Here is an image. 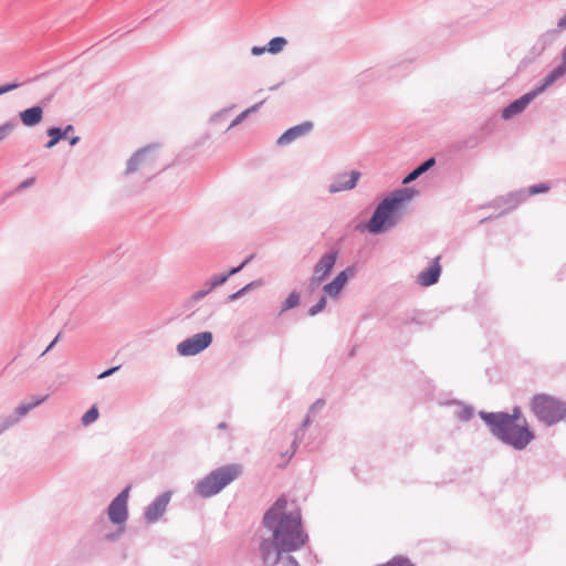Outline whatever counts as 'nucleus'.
<instances>
[{
    "label": "nucleus",
    "instance_id": "f257e3e1",
    "mask_svg": "<svg viewBox=\"0 0 566 566\" xmlns=\"http://www.w3.org/2000/svg\"><path fill=\"white\" fill-rule=\"evenodd\" d=\"M287 500L279 497L264 513L263 534L259 545L260 557L264 566H300L291 555L305 546L308 541L302 514L298 509L289 510Z\"/></svg>",
    "mask_w": 566,
    "mask_h": 566
},
{
    "label": "nucleus",
    "instance_id": "f03ea898",
    "mask_svg": "<svg viewBox=\"0 0 566 566\" xmlns=\"http://www.w3.org/2000/svg\"><path fill=\"white\" fill-rule=\"evenodd\" d=\"M521 416L522 410L517 406L511 413L504 411L479 412V417L486 423L494 438L518 451L524 450L535 438L525 419H523V423L517 422Z\"/></svg>",
    "mask_w": 566,
    "mask_h": 566
},
{
    "label": "nucleus",
    "instance_id": "7ed1b4c3",
    "mask_svg": "<svg viewBox=\"0 0 566 566\" xmlns=\"http://www.w3.org/2000/svg\"><path fill=\"white\" fill-rule=\"evenodd\" d=\"M415 196V190L403 187L391 191L375 208L365 228L371 234H381L397 227L401 219V209Z\"/></svg>",
    "mask_w": 566,
    "mask_h": 566
},
{
    "label": "nucleus",
    "instance_id": "20e7f679",
    "mask_svg": "<svg viewBox=\"0 0 566 566\" xmlns=\"http://www.w3.org/2000/svg\"><path fill=\"white\" fill-rule=\"evenodd\" d=\"M241 472L242 467L240 464L223 465L199 480L195 486V491L203 499L211 497L234 481Z\"/></svg>",
    "mask_w": 566,
    "mask_h": 566
},
{
    "label": "nucleus",
    "instance_id": "39448f33",
    "mask_svg": "<svg viewBox=\"0 0 566 566\" xmlns=\"http://www.w3.org/2000/svg\"><path fill=\"white\" fill-rule=\"evenodd\" d=\"M530 407L536 419L546 426L566 421V403L549 395H535L530 402Z\"/></svg>",
    "mask_w": 566,
    "mask_h": 566
},
{
    "label": "nucleus",
    "instance_id": "423d86ee",
    "mask_svg": "<svg viewBox=\"0 0 566 566\" xmlns=\"http://www.w3.org/2000/svg\"><path fill=\"white\" fill-rule=\"evenodd\" d=\"M525 200H526V191L524 189H518V190L512 191L505 196H499V197L494 198L492 201L482 206V208L500 209L501 210L500 213L494 216V218H497V217H501V216L514 210L516 207H518ZM492 219H493V216H490V217L482 219L480 222L484 223Z\"/></svg>",
    "mask_w": 566,
    "mask_h": 566
},
{
    "label": "nucleus",
    "instance_id": "0eeeda50",
    "mask_svg": "<svg viewBox=\"0 0 566 566\" xmlns=\"http://www.w3.org/2000/svg\"><path fill=\"white\" fill-rule=\"evenodd\" d=\"M213 340L211 332L197 333L177 345V353L184 357L195 356L208 348Z\"/></svg>",
    "mask_w": 566,
    "mask_h": 566
},
{
    "label": "nucleus",
    "instance_id": "6e6552de",
    "mask_svg": "<svg viewBox=\"0 0 566 566\" xmlns=\"http://www.w3.org/2000/svg\"><path fill=\"white\" fill-rule=\"evenodd\" d=\"M130 486H126L108 505V518L114 524H123L128 517L127 502Z\"/></svg>",
    "mask_w": 566,
    "mask_h": 566
},
{
    "label": "nucleus",
    "instance_id": "1a4fd4ad",
    "mask_svg": "<svg viewBox=\"0 0 566 566\" xmlns=\"http://www.w3.org/2000/svg\"><path fill=\"white\" fill-rule=\"evenodd\" d=\"M172 492L166 491L158 495L144 511V518L147 523H156L166 512Z\"/></svg>",
    "mask_w": 566,
    "mask_h": 566
},
{
    "label": "nucleus",
    "instance_id": "9d476101",
    "mask_svg": "<svg viewBox=\"0 0 566 566\" xmlns=\"http://www.w3.org/2000/svg\"><path fill=\"white\" fill-rule=\"evenodd\" d=\"M361 174L358 170L344 171L335 175L328 186L329 193L350 190L356 187Z\"/></svg>",
    "mask_w": 566,
    "mask_h": 566
},
{
    "label": "nucleus",
    "instance_id": "9b49d317",
    "mask_svg": "<svg viewBox=\"0 0 566 566\" xmlns=\"http://www.w3.org/2000/svg\"><path fill=\"white\" fill-rule=\"evenodd\" d=\"M356 272L357 269L355 265L347 266L345 270L339 272L332 282L323 286L324 293L333 298H336L340 294L348 280L353 277Z\"/></svg>",
    "mask_w": 566,
    "mask_h": 566
},
{
    "label": "nucleus",
    "instance_id": "f8f14e48",
    "mask_svg": "<svg viewBox=\"0 0 566 566\" xmlns=\"http://www.w3.org/2000/svg\"><path fill=\"white\" fill-rule=\"evenodd\" d=\"M314 124L310 120L286 129L276 140L277 146H287L293 142L308 135L313 130Z\"/></svg>",
    "mask_w": 566,
    "mask_h": 566
},
{
    "label": "nucleus",
    "instance_id": "ddd939ff",
    "mask_svg": "<svg viewBox=\"0 0 566 566\" xmlns=\"http://www.w3.org/2000/svg\"><path fill=\"white\" fill-rule=\"evenodd\" d=\"M537 97V94L532 90L521 97L516 98L512 103H510L502 111V118L507 120L513 116L521 114L525 111V108Z\"/></svg>",
    "mask_w": 566,
    "mask_h": 566
},
{
    "label": "nucleus",
    "instance_id": "4468645a",
    "mask_svg": "<svg viewBox=\"0 0 566 566\" xmlns=\"http://www.w3.org/2000/svg\"><path fill=\"white\" fill-rule=\"evenodd\" d=\"M563 30H566V14L558 20L557 29L547 30L538 36L534 49L543 52L557 40L559 32Z\"/></svg>",
    "mask_w": 566,
    "mask_h": 566
},
{
    "label": "nucleus",
    "instance_id": "2eb2a0df",
    "mask_svg": "<svg viewBox=\"0 0 566 566\" xmlns=\"http://www.w3.org/2000/svg\"><path fill=\"white\" fill-rule=\"evenodd\" d=\"M337 260V252L331 251L325 253L314 265L313 275L324 280L329 275Z\"/></svg>",
    "mask_w": 566,
    "mask_h": 566
},
{
    "label": "nucleus",
    "instance_id": "dca6fc26",
    "mask_svg": "<svg viewBox=\"0 0 566 566\" xmlns=\"http://www.w3.org/2000/svg\"><path fill=\"white\" fill-rule=\"evenodd\" d=\"M440 256H437L433 262L417 276V283L421 286H431L439 281L441 274V266L439 264Z\"/></svg>",
    "mask_w": 566,
    "mask_h": 566
},
{
    "label": "nucleus",
    "instance_id": "f3484780",
    "mask_svg": "<svg viewBox=\"0 0 566 566\" xmlns=\"http://www.w3.org/2000/svg\"><path fill=\"white\" fill-rule=\"evenodd\" d=\"M566 74V64L564 62L556 66L554 70H552L542 81L541 84L536 85L533 91L537 94H542L545 92L549 86H552L557 80H559L562 76Z\"/></svg>",
    "mask_w": 566,
    "mask_h": 566
},
{
    "label": "nucleus",
    "instance_id": "a211bd4d",
    "mask_svg": "<svg viewBox=\"0 0 566 566\" xmlns=\"http://www.w3.org/2000/svg\"><path fill=\"white\" fill-rule=\"evenodd\" d=\"M21 123L27 127H33L41 123L43 118V108L40 105H34L19 113Z\"/></svg>",
    "mask_w": 566,
    "mask_h": 566
},
{
    "label": "nucleus",
    "instance_id": "6ab92c4d",
    "mask_svg": "<svg viewBox=\"0 0 566 566\" xmlns=\"http://www.w3.org/2000/svg\"><path fill=\"white\" fill-rule=\"evenodd\" d=\"M153 149V146H146L144 148L138 149L127 161L126 174L128 175L135 172L140 165L146 163L148 154Z\"/></svg>",
    "mask_w": 566,
    "mask_h": 566
},
{
    "label": "nucleus",
    "instance_id": "aec40b11",
    "mask_svg": "<svg viewBox=\"0 0 566 566\" xmlns=\"http://www.w3.org/2000/svg\"><path fill=\"white\" fill-rule=\"evenodd\" d=\"M436 164V159L433 157L424 160L418 167H416L412 171H410L402 180V184H409L417 178H419L422 174L432 168Z\"/></svg>",
    "mask_w": 566,
    "mask_h": 566
},
{
    "label": "nucleus",
    "instance_id": "412c9836",
    "mask_svg": "<svg viewBox=\"0 0 566 566\" xmlns=\"http://www.w3.org/2000/svg\"><path fill=\"white\" fill-rule=\"evenodd\" d=\"M48 398L49 395H43L36 398L35 402L21 403L14 409L13 415L18 417L19 421L21 418L25 417L32 409L43 403Z\"/></svg>",
    "mask_w": 566,
    "mask_h": 566
},
{
    "label": "nucleus",
    "instance_id": "4be33fe9",
    "mask_svg": "<svg viewBox=\"0 0 566 566\" xmlns=\"http://www.w3.org/2000/svg\"><path fill=\"white\" fill-rule=\"evenodd\" d=\"M74 130L73 125H67L65 128L60 127H50L46 130V135L52 138L54 142H60L63 138H66L70 133Z\"/></svg>",
    "mask_w": 566,
    "mask_h": 566
},
{
    "label": "nucleus",
    "instance_id": "5701e85b",
    "mask_svg": "<svg viewBox=\"0 0 566 566\" xmlns=\"http://www.w3.org/2000/svg\"><path fill=\"white\" fill-rule=\"evenodd\" d=\"M300 302H301L300 293L296 291L291 292L289 294V296L282 302L280 314H283L284 312L298 306Z\"/></svg>",
    "mask_w": 566,
    "mask_h": 566
},
{
    "label": "nucleus",
    "instance_id": "b1692460",
    "mask_svg": "<svg viewBox=\"0 0 566 566\" xmlns=\"http://www.w3.org/2000/svg\"><path fill=\"white\" fill-rule=\"evenodd\" d=\"M261 285H262V281H260V280L252 281V282L248 283L247 285H244L242 289H240L237 292L230 294L228 296V300L230 302L237 301V300L241 298L242 296H244L250 291H252V290H254L256 287H260Z\"/></svg>",
    "mask_w": 566,
    "mask_h": 566
},
{
    "label": "nucleus",
    "instance_id": "393cba45",
    "mask_svg": "<svg viewBox=\"0 0 566 566\" xmlns=\"http://www.w3.org/2000/svg\"><path fill=\"white\" fill-rule=\"evenodd\" d=\"M286 44L287 40L285 38L275 36L269 41V43L266 44V50L271 54H277L281 51H283Z\"/></svg>",
    "mask_w": 566,
    "mask_h": 566
},
{
    "label": "nucleus",
    "instance_id": "a878e982",
    "mask_svg": "<svg viewBox=\"0 0 566 566\" xmlns=\"http://www.w3.org/2000/svg\"><path fill=\"white\" fill-rule=\"evenodd\" d=\"M423 319H422V313L421 312H418V311H413L411 312L410 314H407L402 321H401V324L402 325H409V324H418V325H421L423 324Z\"/></svg>",
    "mask_w": 566,
    "mask_h": 566
},
{
    "label": "nucleus",
    "instance_id": "bb28decb",
    "mask_svg": "<svg viewBox=\"0 0 566 566\" xmlns=\"http://www.w3.org/2000/svg\"><path fill=\"white\" fill-rule=\"evenodd\" d=\"M18 417L12 413L0 418V434L18 423Z\"/></svg>",
    "mask_w": 566,
    "mask_h": 566
},
{
    "label": "nucleus",
    "instance_id": "cd10ccee",
    "mask_svg": "<svg viewBox=\"0 0 566 566\" xmlns=\"http://www.w3.org/2000/svg\"><path fill=\"white\" fill-rule=\"evenodd\" d=\"M98 409L95 406H92L81 418V421L84 426H88L97 420L98 418Z\"/></svg>",
    "mask_w": 566,
    "mask_h": 566
},
{
    "label": "nucleus",
    "instance_id": "c85d7f7f",
    "mask_svg": "<svg viewBox=\"0 0 566 566\" xmlns=\"http://www.w3.org/2000/svg\"><path fill=\"white\" fill-rule=\"evenodd\" d=\"M17 127L14 120H8L0 125V142L4 140Z\"/></svg>",
    "mask_w": 566,
    "mask_h": 566
},
{
    "label": "nucleus",
    "instance_id": "c756f323",
    "mask_svg": "<svg viewBox=\"0 0 566 566\" xmlns=\"http://www.w3.org/2000/svg\"><path fill=\"white\" fill-rule=\"evenodd\" d=\"M526 191V198L533 195L544 193L549 190V186L547 184H537L524 189Z\"/></svg>",
    "mask_w": 566,
    "mask_h": 566
},
{
    "label": "nucleus",
    "instance_id": "7c9ffc66",
    "mask_svg": "<svg viewBox=\"0 0 566 566\" xmlns=\"http://www.w3.org/2000/svg\"><path fill=\"white\" fill-rule=\"evenodd\" d=\"M473 408L471 406H461L460 410L457 412V418L460 421H469L473 417Z\"/></svg>",
    "mask_w": 566,
    "mask_h": 566
},
{
    "label": "nucleus",
    "instance_id": "2f4dec72",
    "mask_svg": "<svg viewBox=\"0 0 566 566\" xmlns=\"http://www.w3.org/2000/svg\"><path fill=\"white\" fill-rule=\"evenodd\" d=\"M197 296V292H195L193 294H191L185 302H184V308L185 311H190V315H192L195 313V307L197 305V303L199 301H201L202 298L201 297H196Z\"/></svg>",
    "mask_w": 566,
    "mask_h": 566
},
{
    "label": "nucleus",
    "instance_id": "473e14b6",
    "mask_svg": "<svg viewBox=\"0 0 566 566\" xmlns=\"http://www.w3.org/2000/svg\"><path fill=\"white\" fill-rule=\"evenodd\" d=\"M325 306H326V297L322 296L315 305L310 307L308 315L310 316L317 315L325 308Z\"/></svg>",
    "mask_w": 566,
    "mask_h": 566
},
{
    "label": "nucleus",
    "instance_id": "72a5a7b5",
    "mask_svg": "<svg viewBox=\"0 0 566 566\" xmlns=\"http://www.w3.org/2000/svg\"><path fill=\"white\" fill-rule=\"evenodd\" d=\"M230 109H231V107H227V108H223V109H221V111H219V112L214 113V114L211 116L210 122H211L212 124H219V123H222V122L226 119V117H227V115H228V113H229V111H230Z\"/></svg>",
    "mask_w": 566,
    "mask_h": 566
},
{
    "label": "nucleus",
    "instance_id": "f704fd0d",
    "mask_svg": "<svg viewBox=\"0 0 566 566\" xmlns=\"http://www.w3.org/2000/svg\"><path fill=\"white\" fill-rule=\"evenodd\" d=\"M253 259V254L249 255L240 265L231 268L224 275H228V279L243 270V268L251 262Z\"/></svg>",
    "mask_w": 566,
    "mask_h": 566
},
{
    "label": "nucleus",
    "instance_id": "c9c22d12",
    "mask_svg": "<svg viewBox=\"0 0 566 566\" xmlns=\"http://www.w3.org/2000/svg\"><path fill=\"white\" fill-rule=\"evenodd\" d=\"M208 281L211 282V287H218L228 281V275H224V273L216 274L211 276Z\"/></svg>",
    "mask_w": 566,
    "mask_h": 566
},
{
    "label": "nucleus",
    "instance_id": "e433bc0d",
    "mask_svg": "<svg viewBox=\"0 0 566 566\" xmlns=\"http://www.w3.org/2000/svg\"><path fill=\"white\" fill-rule=\"evenodd\" d=\"M22 85V83L20 82H12V83H7V84H3L0 86V95H3L6 93H9L13 90H17L19 88L20 86Z\"/></svg>",
    "mask_w": 566,
    "mask_h": 566
},
{
    "label": "nucleus",
    "instance_id": "4c0bfd02",
    "mask_svg": "<svg viewBox=\"0 0 566 566\" xmlns=\"http://www.w3.org/2000/svg\"><path fill=\"white\" fill-rule=\"evenodd\" d=\"M323 281L324 280H321L319 277L312 275V277L310 279V282H308V286H307L308 292L310 293L315 292L321 286Z\"/></svg>",
    "mask_w": 566,
    "mask_h": 566
},
{
    "label": "nucleus",
    "instance_id": "58836bf2",
    "mask_svg": "<svg viewBox=\"0 0 566 566\" xmlns=\"http://www.w3.org/2000/svg\"><path fill=\"white\" fill-rule=\"evenodd\" d=\"M214 287H211V282L207 281L205 285L197 291L196 297H206Z\"/></svg>",
    "mask_w": 566,
    "mask_h": 566
},
{
    "label": "nucleus",
    "instance_id": "ea45409f",
    "mask_svg": "<svg viewBox=\"0 0 566 566\" xmlns=\"http://www.w3.org/2000/svg\"><path fill=\"white\" fill-rule=\"evenodd\" d=\"M325 406V400L324 399H317L311 407H310V410H308V413L311 415H315L317 412H319Z\"/></svg>",
    "mask_w": 566,
    "mask_h": 566
},
{
    "label": "nucleus",
    "instance_id": "a19ab883",
    "mask_svg": "<svg viewBox=\"0 0 566 566\" xmlns=\"http://www.w3.org/2000/svg\"><path fill=\"white\" fill-rule=\"evenodd\" d=\"M248 117V112L243 111L241 112L232 122L231 124L229 125V127L227 128V130L235 127L237 125L241 124L245 118Z\"/></svg>",
    "mask_w": 566,
    "mask_h": 566
},
{
    "label": "nucleus",
    "instance_id": "79ce46f5",
    "mask_svg": "<svg viewBox=\"0 0 566 566\" xmlns=\"http://www.w3.org/2000/svg\"><path fill=\"white\" fill-rule=\"evenodd\" d=\"M35 179L32 177V178H28L25 179L24 181H22L18 187H17V191H22L29 187H31L33 184H34Z\"/></svg>",
    "mask_w": 566,
    "mask_h": 566
},
{
    "label": "nucleus",
    "instance_id": "37998d69",
    "mask_svg": "<svg viewBox=\"0 0 566 566\" xmlns=\"http://www.w3.org/2000/svg\"><path fill=\"white\" fill-rule=\"evenodd\" d=\"M118 369H119V366L108 368V369L104 370L103 373H101L97 378L98 379L107 378V377L112 376L115 371H117Z\"/></svg>",
    "mask_w": 566,
    "mask_h": 566
},
{
    "label": "nucleus",
    "instance_id": "c03bdc74",
    "mask_svg": "<svg viewBox=\"0 0 566 566\" xmlns=\"http://www.w3.org/2000/svg\"><path fill=\"white\" fill-rule=\"evenodd\" d=\"M265 52H268L266 45L265 46H256L255 45V46H252V49H251V54L255 55V56H259Z\"/></svg>",
    "mask_w": 566,
    "mask_h": 566
},
{
    "label": "nucleus",
    "instance_id": "a18cd8bd",
    "mask_svg": "<svg viewBox=\"0 0 566 566\" xmlns=\"http://www.w3.org/2000/svg\"><path fill=\"white\" fill-rule=\"evenodd\" d=\"M263 103H264V99L252 105L251 107L247 108L245 112H248V116L252 113L258 112L260 109V107L263 105Z\"/></svg>",
    "mask_w": 566,
    "mask_h": 566
},
{
    "label": "nucleus",
    "instance_id": "49530a36",
    "mask_svg": "<svg viewBox=\"0 0 566 566\" xmlns=\"http://www.w3.org/2000/svg\"><path fill=\"white\" fill-rule=\"evenodd\" d=\"M59 338H60V334H57V336L49 344V346L45 348V350L42 353V355H45L48 352H50L55 346Z\"/></svg>",
    "mask_w": 566,
    "mask_h": 566
},
{
    "label": "nucleus",
    "instance_id": "de8ad7c7",
    "mask_svg": "<svg viewBox=\"0 0 566 566\" xmlns=\"http://www.w3.org/2000/svg\"><path fill=\"white\" fill-rule=\"evenodd\" d=\"M78 142H80V137L78 136H73V137L69 138V143H70L71 146H75Z\"/></svg>",
    "mask_w": 566,
    "mask_h": 566
},
{
    "label": "nucleus",
    "instance_id": "09e8293b",
    "mask_svg": "<svg viewBox=\"0 0 566 566\" xmlns=\"http://www.w3.org/2000/svg\"><path fill=\"white\" fill-rule=\"evenodd\" d=\"M59 142H54L52 138L49 139V142L45 144V148L51 149L53 148Z\"/></svg>",
    "mask_w": 566,
    "mask_h": 566
},
{
    "label": "nucleus",
    "instance_id": "8fccbe9b",
    "mask_svg": "<svg viewBox=\"0 0 566 566\" xmlns=\"http://www.w3.org/2000/svg\"><path fill=\"white\" fill-rule=\"evenodd\" d=\"M59 142H54L52 138L49 139V142L45 144V148L51 149L53 148Z\"/></svg>",
    "mask_w": 566,
    "mask_h": 566
},
{
    "label": "nucleus",
    "instance_id": "3c124183",
    "mask_svg": "<svg viewBox=\"0 0 566 566\" xmlns=\"http://www.w3.org/2000/svg\"><path fill=\"white\" fill-rule=\"evenodd\" d=\"M310 416H311V413H307V417L305 418V420L302 423V428H306L307 426H310V423H311Z\"/></svg>",
    "mask_w": 566,
    "mask_h": 566
},
{
    "label": "nucleus",
    "instance_id": "603ef678",
    "mask_svg": "<svg viewBox=\"0 0 566 566\" xmlns=\"http://www.w3.org/2000/svg\"><path fill=\"white\" fill-rule=\"evenodd\" d=\"M217 428H218L219 430H226V429H228V424H227V422H223V421H222V422H220V423L218 424V427H217Z\"/></svg>",
    "mask_w": 566,
    "mask_h": 566
},
{
    "label": "nucleus",
    "instance_id": "864d4df0",
    "mask_svg": "<svg viewBox=\"0 0 566 566\" xmlns=\"http://www.w3.org/2000/svg\"><path fill=\"white\" fill-rule=\"evenodd\" d=\"M562 60H563L564 64H566V45H565V49L562 54Z\"/></svg>",
    "mask_w": 566,
    "mask_h": 566
},
{
    "label": "nucleus",
    "instance_id": "5fc2aeb1",
    "mask_svg": "<svg viewBox=\"0 0 566 566\" xmlns=\"http://www.w3.org/2000/svg\"><path fill=\"white\" fill-rule=\"evenodd\" d=\"M106 537H107L108 539H115V535H113V534H112V535H106Z\"/></svg>",
    "mask_w": 566,
    "mask_h": 566
},
{
    "label": "nucleus",
    "instance_id": "6e6d98bb",
    "mask_svg": "<svg viewBox=\"0 0 566 566\" xmlns=\"http://www.w3.org/2000/svg\"><path fill=\"white\" fill-rule=\"evenodd\" d=\"M295 436H296V437H295V439H297V437H298V432H296V433H295ZM295 444H296V440H294V441H293V447H294Z\"/></svg>",
    "mask_w": 566,
    "mask_h": 566
},
{
    "label": "nucleus",
    "instance_id": "4d7b16f0",
    "mask_svg": "<svg viewBox=\"0 0 566 566\" xmlns=\"http://www.w3.org/2000/svg\"><path fill=\"white\" fill-rule=\"evenodd\" d=\"M40 396H35V397H32V401L31 402H35V399L39 398Z\"/></svg>",
    "mask_w": 566,
    "mask_h": 566
}]
</instances>
